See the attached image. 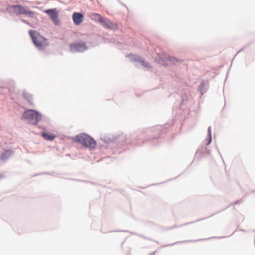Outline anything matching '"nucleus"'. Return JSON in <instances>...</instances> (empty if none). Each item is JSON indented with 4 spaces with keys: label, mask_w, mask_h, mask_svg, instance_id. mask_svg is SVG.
I'll return each mask as SVG.
<instances>
[{
    "label": "nucleus",
    "mask_w": 255,
    "mask_h": 255,
    "mask_svg": "<svg viewBox=\"0 0 255 255\" xmlns=\"http://www.w3.org/2000/svg\"><path fill=\"white\" fill-rule=\"evenodd\" d=\"M29 34L34 43L39 49L43 50L49 45L47 40L36 31L30 30Z\"/></svg>",
    "instance_id": "f257e3e1"
},
{
    "label": "nucleus",
    "mask_w": 255,
    "mask_h": 255,
    "mask_svg": "<svg viewBox=\"0 0 255 255\" xmlns=\"http://www.w3.org/2000/svg\"><path fill=\"white\" fill-rule=\"evenodd\" d=\"M22 119L27 120L29 124L35 125L41 120V115L36 111L27 110L23 113Z\"/></svg>",
    "instance_id": "f03ea898"
},
{
    "label": "nucleus",
    "mask_w": 255,
    "mask_h": 255,
    "mask_svg": "<svg viewBox=\"0 0 255 255\" xmlns=\"http://www.w3.org/2000/svg\"><path fill=\"white\" fill-rule=\"evenodd\" d=\"M74 140L82 144L85 147L94 148L96 146V142L91 136L85 133L77 135L74 138Z\"/></svg>",
    "instance_id": "7ed1b4c3"
},
{
    "label": "nucleus",
    "mask_w": 255,
    "mask_h": 255,
    "mask_svg": "<svg viewBox=\"0 0 255 255\" xmlns=\"http://www.w3.org/2000/svg\"><path fill=\"white\" fill-rule=\"evenodd\" d=\"M12 11L16 15L28 14L30 17H33L34 13L31 11L27 10L24 7L19 5H15L11 6Z\"/></svg>",
    "instance_id": "20e7f679"
},
{
    "label": "nucleus",
    "mask_w": 255,
    "mask_h": 255,
    "mask_svg": "<svg viewBox=\"0 0 255 255\" xmlns=\"http://www.w3.org/2000/svg\"><path fill=\"white\" fill-rule=\"evenodd\" d=\"M96 15L99 17V21L104 27L110 29H117L118 28V26L116 23L107 18H104L99 14H96Z\"/></svg>",
    "instance_id": "39448f33"
},
{
    "label": "nucleus",
    "mask_w": 255,
    "mask_h": 255,
    "mask_svg": "<svg viewBox=\"0 0 255 255\" xmlns=\"http://www.w3.org/2000/svg\"><path fill=\"white\" fill-rule=\"evenodd\" d=\"M45 12L50 16L55 25H59L58 14L56 9H47Z\"/></svg>",
    "instance_id": "423d86ee"
},
{
    "label": "nucleus",
    "mask_w": 255,
    "mask_h": 255,
    "mask_svg": "<svg viewBox=\"0 0 255 255\" xmlns=\"http://www.w3.org/2000/svg\"><path fill=\"white\" fill-rule=\"evenodd\" d=\"M70 50L72 52L82 51L87 49L86 45L84 42L74 43L70 44Z\"/></svg>",
    "instance_id": "0eeeda50"
},
{
    "label": "nucleus",
    "mask_w": 255,
    "mask_h": 255,
    "mask_svg": "<svg viewBox=\"0 0 255 255\" xmlns=\"http://www.w3.org/2000/svg\"><path fill=\"white\" fill-rule=\"evenodd\" d=\"M72 19L75 25H79L83 21L84 16L81 13L74 12L72 15Z\"/></svg>",
    "instance_id": "6e6552de"
},
{
    "label": "nucleus",
    "mask_w": 255,
    "mask_h": 255,
    "mask_svg": "<svg viewBox=\"0 0 255 255\" xmlns=\"http://www.w3.org/2000/svg\"><path fill=\"white\" fill-rule=\"evenodd\" d=\"M42 136L44 139L47 140H53L55 138V135H53V134H49L45 132L42 133Z\"/></svg>",
    "instance_id": "1a4fd4ad"
},
{
    "label": "nucleus",
    "mask_w": 255,
    "mask_h": 255,
    "mask_svg": "<svg viewBox=\"0 0 255 255\" xmlns=\"http://www.w3.org/2000/svg\"><path fill=\"white\" fill-rule=\"evenodd\" d=\"M23 97L26 99L28 102L31 105L33 104V102H32V96L28 94V93H24L23 94Z\"/></svg>",
    "instance_id": "9d476101"
},
{
    "label": "nucleus",
    "mask_w": 255,
    "mask_h": 255,
    "mask_svg": "<svg viewBox=\"0 0 255 255\" xmlns=\"http://www.w3.org/2000/svg\"><path fill=\"white\" fill-rule=\"evenodd\" d=\"M141 63H142V65L146 67V68H148V67H149V64L147 62H144V61H141Z\"/></svg>",
    "instance_id": "9b49d317"
},
{
    "label": "nucleus",
    "mask_w": 255,
    "mask_h": 255,
    "mask_svg": "<svg viewBox=\"0 0 255 255\" xmlns=\"http://www.w3.org/2000/svg\"><path fill=\"white\" fill-rule=\"evenodd\" d=\"M208 132H209V137H210V139H209V143H209L211 142V140L210 128H208Z\"/></svg>",
    "instance_id": "f8f14e48"
},
{
    "label": "nucleus",
    "mask_w": 255,
    "mask_h": 255,
    "mask_svg": "<svg viewBox=\"0 0 255 255\" xmlns=\"http://www.w3.org/2000/svg\"><path fill=\"white\" fill-rule=\"evenodd\" d=\"M134 57H135V60H140V57L139 56H135L134 55Z\"/></svg>",
    "instance_id": "ddd939ff"
}]
</instances>
